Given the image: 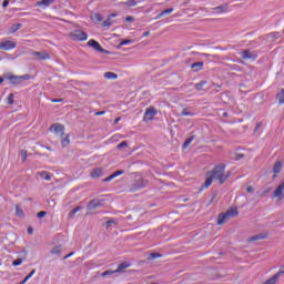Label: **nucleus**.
Listing matches in <instances>:
<instances>
[{"mask_svg": "<svg viewBox=\"0 0 284 284\" xmlns=\"http://www.w3.org/2000/svg\"><path fill=\"white\" fill-rule=\"evenodd\" d=\"M207 174L214 180L219 181V183L223 184L227 181L230 175L225 174V164H220L214 166V169L211 172H207Z\"/></svg>", "mask_w": 284, "mask_h": 284, "instance_id": "f257e3e1", "label": "nucleus"}, {"mask_svg": "<svg viewBox=\"0 0 284 284\" xmlns=\"http://www.w3.org/2000/svg\"><path fill=\"white\" fill-rule=\"evenodd\" d=\"M232 216H239V210L230 209L226 213L220 214L217 219V225H223V223H227V220L232 219Z\"/></svg>", "mask_w": 284, "mask_h": 284, "instance_id": "f03ea898", "label": "nucleus"}, {"mask_svg": "<svg viewBox=\"0 0 284 284\" xmlns=\"http://www.w3.org/2000/svg\"><path fill=\"white\" fill-rule=\"evenodd\" d=\"M6 79H8L12 85H20V83H23V81H28L30 75H6Z\"/></svg>", "mask_w": 284, "mask_h": 284, "instance_id": "7ed1b4c3", "label": "nucleus"}, {"mask_svg": "<svg viewBox=\"0 0 284 284\" xmlns=\"http://www.w3.org/2000/svg\"><path fill=\"white\" fill-rule=\"evenodd\" d=\"M69 37L72 39V41H88V33L81 30H75L69 33Z\"/></svg>", "mask_w": 284, "mask_h": 284, "instance_id": "20e7f679", "label": "nucleus"}, {"mask_svg": "<svg viewBox=\"0 0 284 284\" xmlns=\"http://www.w3.org/2000/svg\"><path fill=\"white\" fill-rule=\"evenodd\" d=\"M31 57L34 61H48L50 60V53L45 51H32Z\"/></svg>", "mask_w": 284, "mask_h": 284, "instance_id": "39448f33", "label": "nucleus"}, {"mask_svg": "<svg viewBox=\"0 0 284 284\" xmlns=\"http://www.w3.org/2000/svg\"><path fill=\"white\" fill-rule=\"evenodd\" d=\"M14 48H17V42L12 40H3L0 42V50H4L6 52L14 50Z\"/></svg>", "mask_w": 284, "mask_h": 284, "instance_id": "423d86ee", "label": "nucleus"}, {"mask_svg": "<svg viewBox=\"0 0 284 284\" xmlns=\"http://www.w3.org/2000/svg\"><path fill=\"white\" fill-rule=\"evenodd\" d=\"M88 45L90 48H93V50H97V52H101L102 54H109V51L103 49V47H101V44L94 39L89 40Z\"/></svg>", "mask_w": 284, "mask_h": 284, "instance_id": "0eeeda50", "label": "nucleus"}, {"mask_svg": "<svg viewBox=\"0 0 284 284\" xmlns=\"http://www.w3.org/2000/svg\"><path fill=\"white\" fill-rule=\"evenodd\" d=\"M156 114H159V111H156V109H154V106H150L145 110L143 120L144 121H153L154 116H156Z\"/></svg>", "mask_w": 284, "mask_h": 284, "instance_id": "6e6552de", "label": "nucleus"}, {"mask_svg": "<svg viewBox=\"0 0 284 284\" xmlns=\"http://www.w3.org/2000/svg\"><path fill=\"white\" fill-rule=\"evenodd\" d=\"M50 132H54L55 134H61V136H63L64 132H65V126H63V124H52L50 126Z\"/></svg>", "mask_w": 284, "mask_h": 284, "instance_id": "1a4fd4ad", "label": "nucleus"}, {"mask_svg": "<svg viewBox=\"0 0 284 284\" xmlns=\"http://www.w3.org/2000/svg\"><path fill=\"white\" fill-rule=\"evenodd\" d=\"M214 12H217V14H224L225 12H230V4L224 3L219 7L213 8Z\"/></svg>", "mask_w": 284, "mask_h": 284, "instance_id": "9d476101", "label": "nucleus"}, {"mask_svg": "<svg viewBox=\"0 0 284 284\" xmlns=\"http://www.w3.org/2000/svg\"><path fill=\"white\" fill-rule=\"evenodd\" d=\"M282 170H283V162L276 161L273 166V172H274L273 179H276V175L281 174Z\"/></svg>", "mask_w": 284, "mask_h": 284, "instance_id": "9b49d317", "label": "nucleus"}, {"mask_svg": "<svg viewBox=\"0 0 284 284\" xmlns=\"http://www.w3.org/2000/svg\"><path fill=\"white\" fill-rule=\"evenodd\" d=\"M103 205V200H93L89 202L88 210H97V207H101Z\"/></svg>", "mask_w": 284, "mask_h": 284, "instance_id": "f8f14e48", "label": "nucleus"}, {"mask_svg": "<svg viewBox=\"0 0 284 284\" xmlns=\"http://www.w3.org/2000/svg\"><path fill=\"white\" fill-rule=\"evenodd\" d=\"M130 263L128 262H123L122 264H119L118 268L114 270L115 274H123V272H125V270H128V267H130Z\"/></svg>", "mask_w": 284, "mask_h": 284, "instance_id": "ddd939ff", "label": "nucleus"}, {"mask_svg": "<svg viewBox=\"0 0 284 284\" xmlns=\"http://www.w3.org/2000/svg\"><path fill=\"white\" fill-rule=\"evenodd\" d=\"M241 57L244 60H247V59H253L254 60V59H256V54L252 53V51H250V50L242 51Z\"/></svg>", "mask_w": 284, "mask_h": 284, "instance_id": "4468645a", "label": "nucleus"}, {"mask_svg": "<svg viewBox=\"0 0 284 284\" xmlns=\"http://www.w3.org/2000/svg\"><path fill=\"white\" fill-rule=\"evenodd\" d=\"M52 3H54V0H41V1L37 2V6L39 8H48V7L52 6Z\"/></svg>", "mask_w": 284, "mask_h": 284, "instance_id": "2eb2a0df", "label": "nucleus"}, {"mask_svg": "<svg viewBox=\"0 0 284 284\" xmlns=\"http://www.w3.org/2000/svg\"><path fill=\"white\" fill-rule=\"evenodd\" d=\"M40 175L41 179H43L44 181H51L52 180V173L48 172V171H42L38 173Z\"/></svg>", "mask_w": 284, "mask_h": 284, "instance_id": "dca6fc26", "label": "nucleus"}, {"mask_svg": "<svg viewBox=\"0 0 284 284\" xmlns=\"http://www.w3.org/2000/svg\"><path fill=\"white\" fill-rule=\"evenodd\" d=\"M203 62H194L191 64L192 70H194V72H201V70H203Z\"/></svg>", "mask_w": 284, "mask_h": 284, "instance_id": "f3484780", "label": "nucleus"}, {"mask_svg": "<svg viewBox=\"0 0 284 284\" xmlns=\"http://www.w3.org/2000/svg\"><path fill=\"white\" fill-rule=\"evenodd\" d=\"M91 179H99V176H103V170L95 169L90 173Z\"/></svg>", "mask_w": 284, "mask_h": 284, "instance_id": "a211bd4d", "label": "nucleus"}, {"mask_svg": "<svg viewBox=\"0 0 284 284\" xmlns=\"http://www.w3.org/2000/svg\"><path fill=\"white\" fill-rule=\"evenodd\" d=\"M16 216H18L19 219H23L26 216L23 209L19 204H16Z\"/></svg>", "mask_w": 284, "mask_h": 284, "instance_id": "6ab92c4d", "label": "nucleus"}, {"mask_svg": "<svg viewBox=\"0 0 284 284\" xmlns=\"http://www.w3.org/2000/svg\"><path fill=\"white\" fill-rule=\"evenodd\" d=\"M22 24L21 23H16L9 28V34H14V32H19L21 30Z\"/></svg>", "mask_w": 284, "mask_h": 284, "instance_id": "aec40b11", "label": "nucleus"}, {"mask_svg": "<svg viewBox=\"0 0 284 284\" xmlns=\"http://www.w3.org/2000/svg\"><path fill=\"white\" fill-rule=\"evenodd\" d=\"M213 181L214 180L211 178V175L209 173H206V180L202 187H204V190H207V187H210V185H212Z\"/></svg>", "mask_w": 284, "mask_h": 284, "instance_id": "412c9836", "label": "nucleus"}, {"mask_svg": "<svg viewBox=\"0 0 284 284\" xmlns=\"http://www.w3.org/2000/svg\"><path fill=\"white\" fill-rule=\"evenodd\" d=\"M104 79L116 80V79H119V75L114 72H105L104 73Z\"/></svg>", "mask_w": 284, "mask_h": 284, "instance_id": "4be33fe9", "label": "nucleus"}, {"mask_svg": "<svg viewBox=\"0 0 284 284\" xmlns=\"http://www.w3.org/2000/svg\"><path fill=\"white\" fill-rule=\"evenodd\" d=\"M81 210H83V206H77L73 210H71L69 212V219H74V215L77 214V212H81Z\"/></svg>", "mask_w": 284, "mask_h": 284, "instance_id": "5701e85b", "label": "nucleus"}, {"mask_svg": "<svg viewBox=\"0 0 284 284\" xmlns=\"http://www.w3.org/2000/svg\"><path fill=\"white\" fill-rule=\"evenodd\" d=\"M81 210H83V206H77L73 210H71L69 212V219H74V215L77 214V212H81Z\"/></svg>", "mask_w": 284, "mask_h": 284, "instance_id": "b1692460", "label": "nucleus"}, {"mask_svg": "<svg viewBox=\"0 0 284 284\" xmlns=\"http://www.w3.org/2000/svg\"><path fill=\"white\" fill-rule=\"evenodd\" d=\"M122 6H126L128 8H134L135 6H138L139 2H136V0H128L125 2H121Z\"/></svg>", "mask_w": 284, "mask_h": 284, "instance_id": "393cba45", "label": "nucleus"}, {"mask_svg": "<svg viewBox=\"0 0 284 284\" xmlns=\"http://www.w3.org/2000/svg\"><path fill=\"white\" fill-rule=\"evenodd\" d=\"M145 185H146L145 180H138L136 183L134 184V187L136 190H141V189L145 187Z\"/></svg>", "mask_w": 284, "mask_h": 284, "instance_id": "a878e982", "label": "nucleus"}, {"mask_svg": "<svg viewBox=\"0 0 284 284\" xmlns=\"http://www.w3.org/2000/svg\"><path fill=\"white\" fill-rule=\"evenodd\" d=\"M62 148H67V145H70V135L67 134L62 140H61Z\"/></svg>", "mask_w": 284, "mask_h": 284, "instance_id": "bb28decb", "label": "nucleus"}, {"mask_svg": "<svg viewBox=\"0 0 284 284\" xmlns=\"http://www.w3.org/2000/svg\"><path fill=\"white\" fill-rule=\"evenodd\" d=\"M277 281H278V275H273L264 284H276Z\"/></svg>", "mask_w": 284, "mask_h": 284, "instance_id": "cd10ccee", "label": "nucleus"}, {"mask_svg": "<svg viewBox=\"0 0 284 284\" xmlns=\"http://www.w3.org/2000/svg\"><path fill=\"white\" fill-rule=\"evenodd\" d=\"M204 85H207V81H201V82L196 83L195 90L201 91V90H203Z\"/></svg>", "mask_w": 284, "mask_h": 284, "instance_id": "c85d7f7f", "label": "nucleus"}, {"mask_svg": "<svg viewBox=\"0 0 284 284\" xmlns=\"http://www.w3.org/2000/svg\"><path fill=\"white\" fill-rule=\"evenodd\" d=\"M51 254H53V255H55V256L61 255V246H54V247L51 250Z\"/></svg>", "mask_w": 284, "mask_h": 284, "instance_id": "c756f323", "label": "nucleus"}, {"mask_svg": "<svg viewBox=\"0 0 284 284\" xmlns=\"http://www.w3.org/2000/svg\"><path fill=\"white\" fill-rule=\"evenodd\" d=\"M92 20H93V21L101 22V21H103V16H102L101 13H94V14L92 16Z\"/></svg>", "mask_w": 284, "mask_h": 284, "instance_id": "7c9ffc66", "label": "nucleus"}, {"mask_svg": "<svg viewBox=\"0 0 284 284\" xmlns=\"http://www.w3.org/2000/svg\"><path fill=\"white\" fill-rule=\"evenodd\" d=\"M14 103V94L13 93H10L8 97H7V104L8 105H12Z\"/></svg>", "mask_w": 284, "mask_h": 284, "instance_id": "2f4dec72", "label": "nucleus"}, {"mask_svg": "<svg viewBox=\"0 0 284 284\" xmlns=\"http://www.w3.org/2000/svg\"><path fill=\"white\" fill-rule=\"evenodd\" d=\"M113 21L112 18H108L106 20H104L102 22L103 28H110V26H112Z\"/></svg>", "mask_w": 284, "mask_h": 284, "instance_id": "473e14b6", "label": "nucleus"}, {"mask_svg": "<svg viewBox=\"0 0 284 284\" xmlns=\"http://www.w3.org/2000/svg\"><path fill=\"white\" fill-rule=\"evenodd\" d=\"M277 101L278 103H284V90H282L280 93H277Z\"/></svg>", "mask_w": 284, "mask_h": 284, "instance_id": "72a5a7b5", "label": "nucleus"}, {"mask_svg": "<svg viewBox=\"0 0 284 284\" xmlns=\"http://www.w3.org/2000/svg\"><path fill=\"white\" fill-rule=\"evenodd\" d=\"M192 141H194V135L187 138L183 144V148H189L190 146V143H192Z\"/></svg>", "mask_w": 284, "mask_h": 284, "instance_id": "f704fd0d", "label": "nucleus"}, {"mask_svg": "<svg viewBox=\"0 0 284 284\" xmlns=\"http://www.w3.org/2000/svg\"><path fill=\"white\" fill-rule=\"evenodd\" d=\"M20 154H21L22 162L26 163V161H28V151L22 150Z\"/></svg>", "mask_w": 284, "mask_h": 284, "instance_id": "c9c22d12", "label": "nucleus"}, {"mask_svg": "<svg viewBox=\"0 0 284 284\" xmlns=\"http://www.w3.org/2000/svg\"><path fill=\"white\" fill-rule=\"evenodd\" d=\"M181 116H194V113L189 112L187 109H183Z\"/></svg>", "mask_w": 284, "mask_h": 284, "instance_id": "e433bc0d", "label": "nucleus"}, {"mask_svg": "<svg viewBox=\"0 0 284 284\" xmlns=\"http://www.w3.org/2000/svg\"><path fill=\"white\" fill-rule=\"evenodd\" d=\"M112 274H116V272L111 271V270H108V271H104V272L101 274V276H102V277L112 276Z\"/></svg>", "mask_w": 284, "mask_h": 284, "instance_id": "4c0bfd02", "label": "nucleus"}, {"mask_svg": "<svg viewBox=\"0 0 284 284\" xmlns=\"http://www.w3.org/2000/svg\"><path fill=\"white\" fill-rule=\"evenodd\" d=\"M123 148H128V142L122 141L121 143H119V144L116 145V149H118V150H123Z\"/></svg>", "mask_w": 284, "mask_h": 284, "instance_id": "58836bf2", "label": "nucleus"}, {"mask_svg": "<svg viewBox=\"0 0 284 284\" xmlns=\"http://www.w3.org/2000/svg\"><path fill=\"white\" fill-rule=\"evenodd\" d=\"M121 174H124V171H115L113 174H111V179H116V176H121Z\"/></svg>", "mask_w": 284, "mask_h": 284, "instance_id": "ea45409f", "label": "nucleus"}, {"mask_svg": "<svg viewBox=\"0 0 284 284\" xmlns=\"http://www.w3.org/2000/svg\"><path fill=\"white\" fill-rule=\"evenodd\" d=\"M23 263V260L17 258L16 261L12 262L13 267H19Z\"/></svg>", "mask_w": 284, "mask_h": 284, "instance_id": "a19ab883", "label": "nucleus"}, {"mask_svg": "<svg viewBox=\"0 0 284 284\" xmlns=\"http://www.w3.org/2000/svg\"><path fill=\"white\" fill-rule=\"evenodd\" d=\"M132 43H133L132 40H122V41L120 42V45H130V44H132Z\"/></svg>", "mask_w": 284, "mask_h": 284, "instance_id": "79ce46f5", "label": "nucleus"}, {"mask_svg": "<svg viewBox=\"0 0 284 284\" xmlns=\"http://www.w3.org/2000/svg\"><path fill=\"white\" fill-rule=\"evenodd\" d=\"M150 258H151L152 261H154V258H161V254H160V253H152V254L150 255Z\"/></svg>", "mask_w": 284, "mask_h": 284, "instance_id": "37998d69", "label": "nucleus"}, {"mask_svg": "<svg viewBox=\"0 0 284 284\" xmlns=\"http://www.w3.org/2000/svg\"><path fill=\"white\" fill-rule=\"evenodd\" d=\"M163 14H172V12H174V8H169L162 11Z\"/></svg>", "mask_w": 284, "mask_h": 284, "instance_id": "c03bdc74", "label": "nucleus"}, {"mask_svg": "<svg viewBox=\"0 0 284 284\" xmlns=\"http://www.w3.org/2000/svg\"><path fill=\"white\" fill-rule=\"evenodd\" d=\"M284 274V265L280 267V271L275 274V276H277V278Z\"/></svg>", "mask_w": 284, "mask_h": 284, "instance_id": "a18cd8bd", "label": "nucleus"}, {"mask_svg": "<svg viewBox=\"0 0 284 284\" xmlns=\"http://www.w3.org/2000/svg\"><path fill=\"white\" fill-rule=\"evenodd\" d=\"M125 21H126L128 23H133L134 17L128 16V17L125 18Z\"/></svg>", "mask_w": 284, "mask_h": 284, "instance_id": "49530a36", "label": "nucleus"}, {"mask_svg": "<svg viewBox=\"0 0 284 284\" xmlns=\"http://www.w3.org/2000/svg\"><path fill=\"white\" fill-rule=\"evenodd\" d=\"M45 211H41L38 213V219H43V216H45Z\"/></svg>", "mask_w": 284, "mask_h": 284, "instance_id": "de8ad7c7", "label": "nucleus"}, {"mask_svg": "<svg viewBox=\"0 0 284 284\" xmlns=\"http://www.w3.org/2000/svg\"><path fill=\"white\" fill-rule=\"evenodd\" d=\"M8 6H10V1L9 0H4L2 3L3 8H8Z\"/></svg>", "mask_w": 284, "mask_h": 284, "instance_id": "09e8293b", "label": "nucleus"}, {"mask_svg": "<svg viewBox=\"0 0 284 284\" xmlns=\"http://www.w3.org/2000/svg\"><path fill=\"white\" fill-rule=\"evenodd\" d=\"M105 114V111H98L95 112V116H103Z\"/></svg>", "mask_w": 284, "mask_h": 284, "instance_id": "8fccbe9b", "label": "nucleus"}, {"mask_svg": "<svg viewBox=\"0 0 284 284\" xmlns=\"http://www.w3.org/2000/svg\"><path fill=\"white\" fill-rule=\"evenodd\" d=\"M61 101H63V99H53V100H51L52 103H61Z\"/></svg>", "mask_w": 284, "mask_h": 284, "instance_id": "3c124183", "label": "nucleus"}, {"mask_svg": "<svg viewBox=\"0 0 284 284\" xmlns=\"http://www.w3.org/2000/svg\"><path fill=\"white\" fill-rule=\"evenodd\" d=\"M112 179H114V178H112V175H110V176L105 178L103 181H104V183H108V182L112 181Z\"/></svg>", "mask_w": 284, "mask_h": 284, "instance_id": "603ef678", "label": "nucleus"}, {"mask_svg": "<svg viewBox=\"0 0 284 284\" xmlns=\"http://www.w3.org/2000/svg\"><path fill=\"white\" fill-rule=\"evenodd\" d=\"M112 223H116V221H114V220L108 221V222H106V227H110V225H111Z\"/></svg>", "mask_w": 284, "mask_h": 284, "instance_id": "864d4df0", "label": "nucleus"}, {"mask_svg": "<svg viewBox=\"0 0 284 284\" xmlns=\"http://www.w3.org/2000/svg\"><path fill=\"white\" fill-rule=\"evenodd\" d=\"M260 239H263V236L255 235L252 237V241H260Z\"/></svg>", "mask_w": 284, "mask_h": 284, "instance_id": "5fc2aeb1", "label": "nucleus"}, {"mask_svg": "<svg viewBox=\"0 0 284 284\" xmlns=\"http://www.w3.org/2000/svg\"><path fill=\"white\" fill-rule=\"evenodd\" d=\"M70 256H74V252H71V253L67 254V255L64 256V260L70 258Z\"/></svg>", "mask_w": 284, "mask_h": 284, "instance_id": "6e6d98bb", "label": "nucleus"}, {"mask_svg": "<svg viewBox=\"0 0 284 284\" xmlns=\"http://www.w3.org/2000/svg\"><path fill=\"white\" fill-rule=\"evenodd\" d=\"M246 192L252 193L254 192V189L252 186L246 187Z\"/></svg>", "mask_w": 284, "mask_h": 284, "instance_id": "4d7b16f0", "label": "nucleus"}, {"mask_svg": "<svg viewBox=\"0 0 284 284\" xmlns=\"http://www.w3.org/2000/svg\"><path fill=\"white\" fill-rule=\"evenodd\" d=\"M162 17H165V14L163 13V11L158 14V19H161Z\"/></svg>", "mask_w": 284, "mask_h": 284, "instance_id": "13d9d810", "label": "nucleus"}, {"mask_svg": "<svg viewBox=\"0 0 284 284\" xmlns=\"http://www.w3.org/2000/svg\"><path fill=\"white\" fill-rule=\"evenodd\" d=\"M34 230L32 227L28 229V234H33Z\"/></svg>", "mask_w": 284, "mask_h": 284, "instance_id": "bf43d9fd", "label": "nucleus"}, {"mask_svg": "<svg viewBox=\"0 0 284 284\" xmlns=\"http://www.w3.org/2000/svg\"><path fill=\"white\" fill-rule=\"evenodd\" d=\"M142 37H150V31L144 32Z\"/></svg>", "mask_w": 284, "mask_h": 284, "instance_id": "052dcab7", "label": "nucleus"}, {"mask_svg": "<svg viewBox=\"0 0 284 284\" xmlns=\"http://www.w3.org/2000/svg\"><path fill=\"white\" fill-rule=\"evenodd\" d=\"M114 17H118V14H116V13H111V14L109 16L110 19H111V18H114Z\"/></svg>", "mask_w": 284, "mask_h": 284, "instance_id": "680f3d73", "label": "nucleus"}, {"mask_svg": "<svg viewBox=\"0 0 284 284\" xmlns=\"http://www.w3.org/2000/svg\"><path fill=\"white\" fill-rule=\"evenodd\" d=\"M121 121V118H116L114 123H119Z\"/></svg>", "mask_w": 284, "mask_h": 284, "instance_id": "e2e57ef3", "label": "nucleus"}, {"mask_svg": "<svg viewBox=\"0 0 284 284\" xmlns=\"http://www.w3.org/2000/svg\"><path fill=\"white\" fill-rule=\"evenodd\" d=\"M2 82H3V78L0 77V85H1Z\"/></svg>", "mask_w": 284, "mask_h": 284, "instance_id": "0e129e2a", "label": "nucleus"}, {"mask_svg": "<svg viewBox=\"0 0 284 284\" xmlns=\"http://www.w3.org/2000/svg\"><path fill=\"white\" fill-rule=\"evenodd\" d=\"M9 59H16V58L9 57Z\"/></svg>", "mask_w": 284, "mask_h": 284, "instance_id": "69168bd1", "label": "nucleus"}]
</instances>
